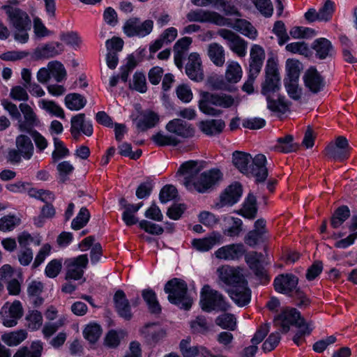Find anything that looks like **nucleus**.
I'll list each match as a JSON object with an SVG mask.
<instances>
[{"mask_svg":"<svg viewBox=\"0 0 357 357\" xmlns=\"http://www.w3.org/2000/svg\"><path fill=\"white\" fill-rule=\"evenodd\" d=\"M201 167L197 162L190 160L183 163L177 174L183 176V185L190 190L204 193L218 184L222 178V174L218 169H212L198 174Z\"/></svg>","mask_w":357,"mask_h":357,"instance_id":"nucleus-1","label":"nucleus"},{"mask_svg":"<svg viewBox=\"0 0 357 357\" xmlns=\"http://www.w3.org/2000/svg\"><path fill=\"white\" fill-rule=\"evenodd\" d=\"M190 22H210L218 26H228L251 40L257 37V29L247 20L238 19L234 23L220 14L202 9L190 11L187 15Z\"/></svg>","mask_w":357,"mask_h":357,"instance_id":"nucleus-2","label":"nucleus"},{"mask_svg":"<svg viewBox=\"0 0 357 357\" xmlns=\"http://www.w3.org/2000/svg\"><path fill=\"white\" fill-rule=\"evenodd\" d=\"M251 160L250 154L241 151H235L233 153V163L241 172L248 176H254L258 182L264 181L268 176L266 156L263 154L256 155L252 158V164L249 166Z\"/></svg>","mask_w":357,"mask_h":357,"instance_id":"nucleus-3","label":"nucleus"},{"mask_svg":"<svg viewBox=\"0 0 357 357\" xmlns=\"http://www.w3.org/2000/svg\"><path fill=\"white\" fill-rule=\"evenodd\" d=\"M238 105V100L229 94L211 93L203 91L199 92L198 107L199 110L206 115L218 116L222 112L217 107L227 109Z\"/></svg>","mask_w":357,"mask_h":357,"instance_id":"nucleus-4","label":"nucleus"},{"mask_svg":"<svg viewBox=\"0 0 357 357\" xmlns=\"http://www.w3.org/2000/svg\"><path fill=\"white\" fill-rule=\"evenodd\" d=\"M164 290L171 303L185 310L191 307L192 300L187 294V284L183 280L174 278L166 283Z\"/></svg>","mask_w":357,"mask_h":357,"instance_id":"nucleus-5","label":"nucleus"},{"mask_svg":"<svg viewBox=\"0 0 357 357\" xmlns=\"http://www.w3.org/2000/svg\"><path fill=\"white\" fill-rule=\"evenodd\" d=\"M200 305L203 310H226L227 304L223 300L220 294L212 289L208 285H205L201 291Z\"/></svg>","mask_w":357,"mask_h":357,"instance_id":"nucleus-6","label":"nucleus"},{"mask_svg":"<svg viewBox=\"0 0 357 357\" xmlns=\"http://www.w3.org/2000/svg\"><path fill=\"white\" fill-rule=\"evenodd\" d=\"M266 79L262 85L261 93L264 96L276 93L280 88V75L278 65L274 61L268 60L265 68Z\"/></svg>","mask_w":357,"mask_h":357,"instance_id":"nucleus-7","label":"nucleus"},{"mask_svg":"<svg viewBox=\"0 0 357 357\" xmlns=\"http://www.w3.org/2000/svg\"><path fill=\"white\" fill-rule=\"evenodd\" d=\"M218 35L225 41L229 50L239 57H244L247 54L248 43L241 37L230 30L222 29Z\"/></svg>","mask_w":357,"mask_h":357,"instance_id":"nucleus-8","label":"nucleus"},{"mask_svg":"<svg viewBox=\"0 0 357 357\" xmlns=\"http://www.w3.org/2000/svg\"><path fill=\"white\" fill-rule=\"evenodd\" d=\"M153 28L152 20H146L142 22L139 19L133 17L125 22L123 31L129 37H144L152 31Z\"/></svg>","mask_w":357,"mask_h":357,"instance_id":"nucleus-9","label":"nucleus"},{"mask_svg":"<svg viewBox=\"0 0 357 357\" xmlns=\"http://www.w3.org/2000/svg\"><path fill=\"white\" fill-rule=\"evenodd\" d=\"M89 260L86 255H81L65 261L66 267V279L77 280L82 278Z\"/></svg>","mask_w":357,"mask_h":357,"instance_id":"nucleus-10","label":"nucleus"},{"mask_svg":"<svg viewBox=\"0 0 357 357\" xmlns=\"http://www.w3.org/2000/svg\"><path fill=\"white\" fill-rule=\"evenodd\" d=\"M217 273L219 280L231 288L245 281L242 269L238 267L222 266L218 268Z\"/></svg>","mask_w":357,"mask_h":357,"instance_id":"nucleus-11","label":"nucleus"},{"mask_svg":"<svg viewBox=\"0 0 357 357\" xmlns=\"http://www.w3.org/2000/svg\"><path fill=\"white\" fill-rule=\"evenodd\" d=\"M19 108L23 114L24 121H19L17 125L18 130L20 132L31 133L33 128L40 125V119L33 109L27 103L20 104Z\"/></svg>","mask_w":357,"mask_h":357,"instance_id":"nucleus-12","label":"nucleus"},{"mask_svg":"<svg viewBox=\"0 0 357 357\" xmlns=\"http://www.w3.org/2000/svg\"><path fill=\"white\" fill-rule=\"evenodd\" d=\"M301 319V314L296 309H285L274 319L275 326L281 329L283 333H287L291 326H296Z\"/></svg>","mask_w":357,"mask_h":357,"instance_id":"nucleus-13","label":"nucleus"},{"mask_svg":"<svg viewBox=\"0 0 357 357\" xmlns=\"http://www.w3.org/2000/svg\"><path fill=\"white\" fill-rule=\"evenodd\" d=\"M3 308L5 311L3 324L6 327L16 326L24 312L22 303L20 301L15 300L13 303H5Z\"/></svg>","mask_w":357,"mask_h":357,"instance_id":"nucleus-14","label":"nucleus"},{"mask_svg":"<svg viewBox=\"0 0 357 357\" xmlns=\"http://www.w3.org/2000/svg\"><path fill=\"white\" fill-rule=\"evenodd\" d=\"M298 280L292 274H281L274 280V287L277 292L289 295L297 290Z\"/></svg>","mask_w":357,"mask_h":357,"instance_id":"nucleus-15","label":"nucleus"},{"mask_svg":"<svg viewBox=\"0 0 357 357\" xmlns=\"http://www.w3.org/2000/svg\"><path fill=\"white\" fill-rule=\"evenodd\" d=\"M222 240L223 237L220 233L213 231L204 238H194L191 241V245L192 248L197 251L204 252L209 251L216 245L222 243Z\"/></svg>","mask_w":357,"mask_h":357,"instance_id":"nucleus-16","label":"nucleus"},{"mask_svg":"<svg viewBox=\"0 0 357 357\" xmlns=\"http://www.w3.org/2000/svg\"><path fill=\"white\" fill-rule=\"evenodd\" d=\"M4 8L6 10L10 23L16 30L30 29L31 20L25 12L8 6H5Z\"/></svg>","mask_w":357,"mask_h":357,"instance_id":"nucleus-17","label":"nucleus"},{"mask_svg":"<svg viewBox=\"0 0 357 357\" xmlns=\"http://www.w3.org/2000/svg\"><path fill=\"white\" fill-rule=\"evenodd\" d=\"M241 195V185L238 183H234L226 188L220 195V202L216 204L215 207L220 208L225 206H231L239 200Z\"/></svg>","mask_w":357,"mask_h":357,"instance_id":"nucleus-18","label":"nucleus"},{"mask_svg":"<svg viewBox=\"0 0 357 357\" xmlns=\"http://www.w3.org/2000/svg\"><path fill=\"white\" fill-rule=\"evenodd\" d=\"M245 252L243 244H230L218 248L215 252V256L219 259L225 261L236 260L243 256Z\"/></svg>","mask_w":357,"mask_h":357,"instance_id":"nucleus-19","label":"nucleus"},{"mask_svg":"<svg viewBox=\"0 0 357 357\" xmlns=\"http://www.w3.org/2000/svg\"><path fill=\"white\" fill-rule=\"evenodd\" d=\"M228 293L231 298L238 306H245L250 301L251 291L248 287L246 281L238 285H234V287L228 290Z\"/></svg>","mask_w":357,"mask_h":357,"instance_id":"nucleus-20","label":"nucleus"},{"mask_svg":"<svg viewBox=\"0 0 357 357\" xmlns=\"http://www.w3.org/2000/svg\"><path fill=\"white\" fill-rule=\"evenodd\" d=\"M185 72L192 80L199 82L204 79L202 61L199 54L192 52L189 55Z\"/></svg>","mask_w":357,"mask_h":357,"instance_id":"nucleus-21","label":"nucleus"},{"mask_svg":"<svg viewBox=\"0 0 357 357\" xmlns=\"http://www.w3.org/2000/svg\"><path fill=\"white\" fill-rule=\"evenodd\" d=\"M70 124V132L75 137H77L81 132L86 136H91L93 134L91 122L85 120L84 114H78L73 116Z\"/></svg>","mask_w":357,"mask_h":357,"instance_id":"nucleus-22","label":"nucleus"},{"mask_svg":"<svg viewBox=\"0 0 357 357\" xmlns=\"http://www.w3.org/2000/svg\"><path fill=\"white\" fill-rule=\"evenodd\" d=\"M303 79L305 86L313 93L320 91L324 86V78L314 67H311L305 71Z\"/></svg>","mask_w":357,"mask_h":357,"instance_id":"nucleus-23","label":"nucleus"},{"mask_svg":"<svg viewBox=\"0 0 357 357\" xmlns=\"http://www.w3.org/2000/svg\"><path fill=\"white\" fill-rule=\"evenodd\" d=\"M264 48L257 44L253 45L250 50L249 71L259 73L265 59Z\"/></svg>","mask_w":357,"mask_h":357,"instance_id":"nucleus-24","label":"nucleus"},{"mask_svg":"<svg viewBox=\"0 0 357 357\" xmlns=\"http://www.w3.org/2000/svg\"><path fill=\"white\" fill-rule=\"evenodd\" d=\"M165 128L169 132L183 138L190 137L194 135L193 128L179 119L170 121Z\"/></svg>","mask_w":357,"mask_h":357,"instance_id":"nucleus-25","label":"nucleus"},{"mask_svg":"<svg viewBox=\"0 0 357 357\" xmlns=\"http://www.w3.org/2000/svg\"><path fill=\"white\" fill-rule=\"evenodd\" d=\"M141 334L149 344H155L165 335L164 330L156 324H149L141 329Z\"/></svg>","mask_w":357,"mask_h":357,"instance_id":"nucleus-26","label":"nucleus"},{"mask_svg":"<svg viewBox=\"0 0 357 357\" xmlns=\"http://www.w3.org/2000/svg\"><path fill=\"white\" fill-rule=\"evenodd\" d=\"M114 302L118 314L126 319H130L132 317L130 306L125 293L121 291H117L114 296Z\"/></svg>","mask_w":357,"mask_h":357,"instance_id":"nucleus-27","label":"nucleus"},{"mask_svg":"<svg viewBox=\"0 0 357 357\" xmlns=\"http://www.w3.org/2000/svg\"><path fill=\"white\" fill-rule=\"evenodd\" d=\"M266 97L267 107L271 111L278 114H284L289 110V105L284 97L275 93Z\"/></svg>","mask_w":357,"mask_h":357,"instance_id":"nucleus-28","label":"nucleus"},{"mask_svg":"<svg viewBox=\"0 0 357 357\" xmlns=\"http://www.w3.org/2000/svg\"><path fill=\"white\" fill-rule=\"evenodd\" d=\"M63 50L64 47L61 43L53 42L37 48L34 54L37 59H48L61 54Z\"/></svg>","mask_w":357,"mask_h":357,"instance_id":"nucleus-29","label":"nucleus"},{"mask_svg":"<svg viewBox=\"0 0 357 357\" xmlns=\"http://www.w3.org/2000/svg\"><path fill=\"white\" fill-rule=\"evenodd\" d=\"M159 120V115L151 110L143 112L139 118L135 119L137 128L143 131L155 126Z\"/></svg>","mask_w":357,"mask_h":357,"instance_id":"nucleus-30","label":"nucleus"},{"mask_svg":"<svg viewBox=\"0 0 357 357\" xmlns=\"http://www.w3.org/2000/svg\"><path fill=\"white\" fill-rule=\"evenodd\" d=\"M225 123L222 119H210L202 121L199 123V128L205 135H216L222 132Z\"/></svg>","mask_w":357,"mask_h":357,"instance_id":"nucleus-31","label":"nucleus"},{"mask_svg":"<svg viewBox=\"0 0 357 357\" xmlns=\"http://www.w3.org/2000/svg\"><path fill=\"white\" fill-rule=\"evenodd\" d=\"M207 54L210 60L218 67H222L225 63V51L224 47L217 43H212L208 45Z\"/></svg>","mask_w":357,"mask_h":357,"instance_id":"nucleus-32","label":"nucleus"},{"mask_svg":"<svg viewBox=\"0 0 357 357\" xmlns=\"http://www.w3.org/2000/svg\"><path fill=\"white\" fill-rule=\"evenodd\" d=\"M15 145L24 159H31L33 154L34 147L29 137L25 135H18L15 139Z\"/></svg>","mask_w":357,"mask_h":357,"instance_id":"nucleus-33","label":"nucleus"},{"mask_svg":"<svg viewBox=\"0 0 357 357\" xmlns=\"http://www.w3.org/2000/svg\"><path fill=\"white\" fill-rule=\"evenodd\" d=\"M313 49L316 52V56L320 59L332 56L335 52L331 43L324 38H320L314 40Z\"/></svg>","mask_w":357,"mask_h":357,"instance_id":"nucleus-34","label":"nucleus"},{"mask_svg":"<svg viewBox=\"0 0 357 357\" xmlns=\"http://www.w3.org/2000/svg\"><path fill=\"white\" fill-rule=\"evenodd\" d=\"M295 326L297 331L293 337V341L296 344L300 345L304 342L305 337L311 333L314 328V325L312 322H306L301 317Z\"/></svg>","mask_w":357,"mask_h":357,"instance_id":"nucleus-35","label":"nucleus"},{"mask_svg":"<svg viewBox=\"0 0 357 357\" xmlns=\"http://www.w3.org/2000/svg\"><path fill=\"white\" fill-rule=\"evenodd\" d=\"M25 326L31 331H36L43 326L42 313L37 310H30L25 316Z\"/></svg>","mask_w":357,"mask_h":357,"instance_id":"nucleus-36","label":"nucleus"},{"mask_svg":"<svg viewBox=\"0 0 357 357\" xmlns=\"http://www.w3.org/2000/svg\"><path fill=\"white\" fill-rule=\"evenodd\" d=\"M243 75V70L241 65L234 61H228L225 71L226 80L231 84L238 82Z\"/></svg>","mask_w":357,"mask_h":357,"instance_id":"nucleus-37","label":"nucleus"},{"mask_svg":"<svg viewBox=\"0 0 357 357\" xmlns=\"http://www.w3.org/2000/svg\"><path fill=\"white\" fill-rule=\"evenodd\" d=\"M86 99L77 93H68L64 98L66 107L71 111H78L86 105Z\"/></svg>","mask_w":357,"mask_h":357,"instance_id":"nucleus-38","label":"nucleus"},{"mask_svg":"<svg viewBox=\"0 0 357 357\" xmlns=\"http://www.w3.org/2000/svg\"><path fill=\"white\" fill-rule=\"evenodd\" d=\"M38 107L49 113L52 116H56L60 119L65 118V112L63 109L56 102L53 100L41 99L38 101Z\"/></svg>","mask_w":357,"mask_h":357,"instance_id":"nucleus-39","label":"nucleus"},{"mask_svg":"<svg viewBox=\"0 0 357 357\" xmlns=\"http://www.w3.org/2000/svg\"><path fill=\"white\" fill-rule=\"evenodd\" d=\"M143 203L140 202L137 204H125L123 206V212L122 213V220L127 226H131L138 222V219L135 214L142 206Z\"/></svg>","mask_w":357,"mask_h":357,"instance_id":"nucleus-40","label":"nucleus"},{"mask_svg":"<svg viewBox=\"0 0 357 357\" xmlns=\"http://www.w3.org/2000/svg\"><path fill=\"white\" fill-rule=\"evenodd\" d=\"M257 212L256 198L254 195H249L244 202L242 208L239 210L238 214L245 218L253 219L256 217Z\"/></svg>","mask_w":357,"mask_h":357,"instance_id":"nucleus-41","label":"nucleus"},{"mask_svg":"<svg viewBox=\"0 0 357 357\" xmlns=\"http://www.w3.org/2000/svg\"><path fill=\"white\" fill-rule=\"evenodd\" d=\"M301 69L302 64L298 60L288 59L285 63V70L287 73L285 80L298 81Z\"/></svg>","mask_w":357,"mask_h":357,"instance_id":"nucleus-42","label":"nucleus"},{"mask_svg":"<svg viewBox=\"0 0 357 357\" xmlns=\"http://www.w3.org/2000/svg\"><path fill=\"white\" fill-rule=\"evenodd\" d=\"M142 296L151 313L158 314L160 312V305L157 299L155 293L152 289H147L143 290Z\"/></svg>","mask_w":357,"mask_h":357,"instance_id":"nucleus-43","label":"nucleus"},{"mask_svg":"<svg viewBox=\"0 0 357 357\" xmlns=\"http://www.w3.org/2000/svg\"><path fill=\"white\" fill-rule=\"evenodd\" d=\"M51 77L57 82H62L66 79L67 72L64 66L59 61H52L48 63Z\"/></svg>","mask_w":357,"mask_h":357,"instance_id":"nucleus-44","label":"nucleus"},{"mask_svg":"<svg viewBox=\"0 0 357 357\" xmlns=\"http://www.w3.org/2000/svg\"><path fill=\"white\" fill-rule=\"evenodd\" d=\"M21 223L20 216L16 213H10L1 217V231L13 230Z\"/></svg>","mask_w":357,"mask_h":357,"instance_id":"nucleus-45","label":"nucleus"},{"mask_svg":"<svg viewBox=\"0 0 357 357\" xmlns=\"http://www.w3.org/2000/svg\"><path fill=\"white\" fill-rule=\"evenodd\" d=\"M275 148L280 152L289 153L297 150L298 146L294 142L293 136L287 135L278 139Z\"/></svg>","mask_w":357,"mask_h":357,"instance_id":"nucleus-46","label":"nucleus"},{"mask_svg":"<svg viewBox=\"0 0 357 357\" xmlns=\"http://www.w3.org/2000/svg\"><path fill=\"white\" fill-rule=\"evenodd\" d=\"M225 221L229 225L224 230V234L230 237L238 236L242 231L243 222L241 219L234 217H226Z\"/></svg>","mask_w":357,"mask_h":357,"instance_id":"nucleus-47","label":"nucleus"},{"mask_svg":"<svg viewBox=\"0 0 357 357\" xmlns=\"http://www.w3.org/2000/svg\"><path fill=\"white\" fill-rule=\"evenodd\" d=\"M27 333L24 330L6 333L1 336L2 340L9 346H17L26 338Z\"/></svg>","mask_w":357,"mask_h":357,"instance_id":"nucleus-48","label":"nucleus"},{"mask_svg":"<svg viewBox=\"0 0 357 357\" xmlns=\"http://www.w3.org/2000/svg\"><path fill=\"white\" fill-rule=\"evenodd\" d=\"M215 324L224 329L234 331L236 328V319L232 314H223L215 319Z\"/></svg>","mask_w":357,"mask_h":357,"instance_id":"nucleus-49","label":"nucleus"},{"mask_svg":"<svg viewBox=\"0 0 357 357\" xmlns=\"http://www.w3.org/2000/svg\"><path fill=\"white\" fill-rule=\"evenodd\" d=\"M17 241L20 247L27 248L31 243L38 246L41 243V237L38 234L31 235L27 231H23L18 235Z\"/></svg>","mask_w":357,"mask_h":357,"instance_id":"nucleus-50","label":"nucleus"},{"mask_svg":"<svg viewBox=\"0 0 357 357\" xmlns=\"http://www.w3.org/2000/svg\"><path fill=\"white\" fill-rule=\"evenodd\" d=\"M287 52L292 54H298L306 57L311 55V50L308 45L304 42H294L286 45Z\"/></svg>","mask_w":357,"mask_h":357,"instance_id":"nucleus-51","label":"nucleus"},{"mask_svg":"<svg viewBox=\"0 0 357 357\" xmlns=\"http://www.w3.org/2000/svg\"><path fill=\"white\" fill-rule=\"evenodd\" d=\"M350 215L347 206H341L334 213L331 218V225L334 228L339 227Z\"/></svg>","mask_w":357,"mask_h":357,"instance_id":"nucleus-52","label":"nucleus"},{"mask_svg":"<svg viewBox=\"0 0 357 357\" xmlns=\"http://www.w3.org/2000/svg\"><path fill=\"white\" fill-rule=\"evenodd\" d=\"M90 218V213L89 211L85 208L82 207L75 218H74L71 223L72 229L75 230H78L84 227L87 222H89Z\"/></svg>","mask_w":357,"mask_h":357,"instance_id":"nucleus-53","label":"nucleus"},{"mask_svg":"<svg viewBox=\"0 0 357 357\" xmlns=\"http://www.w3.org/2000/svg\"><path fill=\"white\" fill-rule=\"evenodd\" d=\"M151 139L155 144L160 146H176L179 142L176 137L162 132L156 133Z\"/></svg>","mask_w":357,"mask_h":357,"instance_id":"nucleus-54","label":"nucleus"},{"mask_svg":"<svg viewBox=\"0 0 357 357\" xmlns=\"http://www.w3.org/2000/svg\"><path fill=\"white\" fill-rule=\"evenodd\" d=\"M54 150L52 153L54 162L58 161L69 155V150L65 146L63 142L57 137H54Z\"/></svg>","mask_w":357,"mask_h":357,"instance_id":"nucleus-55","label":"nucleus"},{"mask_svg":"<svg viewBox=\"0 0 357 357\" xmlns=\"http://www.w3.org/2000/svg\"><path fill=\"white\" fill-rule=\"evenodd\" d=\"M66 321L65 317H61L54 323H46L42 330L45 338L50 337L59 328L63 326Z\"/></svg>","mask_w":357,"mask_h":357,"instance_id":"nucleus-56","label":"nucleus"},{"mask_svg":"<svg viewBox=\"0 0 357 357\" xmlns=\"http://www.w3.org/2000/svg\"><path fill=\"white\" fill-rule=\"evenodd\" d=\"M101 328L96 324H89L84 331V337L91 343L96 342L101 335Z\"/></svg>","mask_w":357,"mask_h":357,"instance_id":"nucleus-57","label":"nucleus"},{"mask_svg":"<svg viewBox=\"0 0 357 357\" xmlns=\"http://www.w3.org/2000/svg\"><path fill=\"white\" fill-rule=\"evenodd\" d=\"M246 261L255 272V275L262 280L264 284H266L269 281L270 278L267 275L266 270L257 261H252L251 257H248Z\"/></svg>","mask_w":357,"mask_h":357,"instance_id":"nucleus-58","label":"nucleus"},{"mask_svg":"<svg viewBox=\"0 0 357 357\" xmlns=\"http://www.w3.org/2000/svg\"><path fill=\"white\" fill-rule=\"evenodd\" d=\"M62 268V260L54 259L51 260L46 266L45 269V274L50 278H56Z\"/></svg>","mask_w":357,"mask_h":357,"instance_id":"nucleus-59","label":"nucleus"},{"mask_svg":"<svg viewBox=\"0 0 357 357\" xmlns=\"http://www.w3.org/2000/svg\"><path fill=\"white\" fill-rule=\"evenodd\" d=\"M74 169L73 165L70 161H63L59 162L56 166L59 179L63 182L67 181L69 175L73 172Z\"/></svg>","mask_w":357,"mask_h":357,"instance_id":"nucleus-60","label":"nucleus"},{"mask_svg":"<svg viewBox=\"0 0 357 357\" xmlns=\"http://www.w3.org/2000/svg\"><path fill=\"white\" fill-rule=\"evenodd\" d=\"M257 9L265 17H270L273 12L271 0H250Z\"/></svg>","mask_w":357,"mask_h":357,"instance_id":"nucleus-61","label":"nucleus"},{"mask_svg":"<svg viewBox=\"0 0 357 357\" xmlns=\"http://www.w3.org/2000/svg\"><path fill=\"white\" fill-rule=\"evenodd\" d=\"M334 10V3L330 0H327L324 5L319 10V21H328L331 20Z\"/></svg>","mask_w":357,"mask_h":357,"instance_id":"nucleus-62","label":"nucleus"},{"mask_svg":"<svg viewBox=\"0 0 357 357\" xmlns=\"http://www.w3.org/2000/svg\"><path fill=\"white\" fill-rule=\"evenodd\" d=\"M177 97L185 103L190 102L193 98V93L190 87L186 84H181L177 86L176 90Z\"/></svg>","mask_w":357,"mask_h":357,"instance_id":"nucleus-63","label":"nucleus"},{"mask_svg":"<svg viewBox=\"0 0 357 357\" xmlns=\"http://www.w3.org/2000/svg\"><path fill=\"white\" fill-rule=\"evenodd\" d=\"M177 195L176 188L172 185L164 186L160 192V200L162 203H167L174 199Z\"/></svg>","mask_w":357,"mask_h":357,"instance_id":"nucleus-64","label":"nucleus"}]
</instances>
